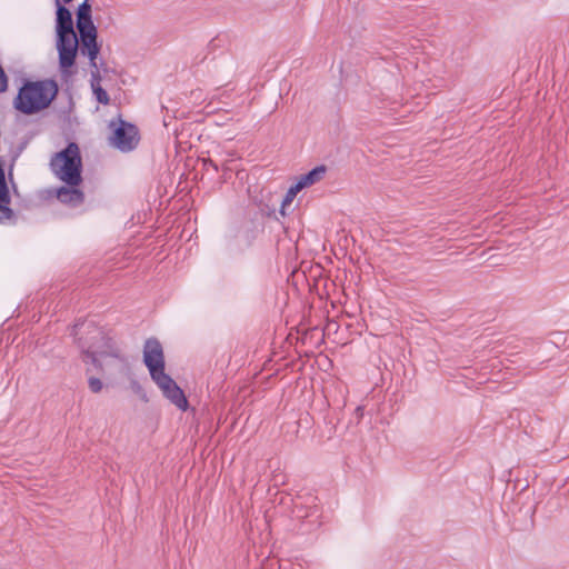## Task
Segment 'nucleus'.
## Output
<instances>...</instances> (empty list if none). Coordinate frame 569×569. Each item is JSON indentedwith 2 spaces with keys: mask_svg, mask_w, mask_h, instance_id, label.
Returning <instances> with one entry per match:
<instances>
[{
  "mask_svg": "<svg viewBox=\"0 0 569 569\" xmlns=\"http://www.w3.org/2000/svg\"><path fill=\"white\" fill-rule=\"evenodd\" d=\"M50 168L67 184L56 190L57 199L70 207L80 206L84 194L77 188L82 181V162L78 144L69 142L64 149L54 153L50 160Z\"/></svg>",
  "mask_w": 569,
  "mask_h": 569,
  "instance_id": "1",
  "label": "nucleus"
},
{
  "mask_svg": "<svg viewBox=\"0 0 569 569\" xmlns=\"http://www.w3.org/2000/svg\"><path fill=\"white\" fill-rule=\"evenodd\" d=\"M58 94L54 80L26 81L13 101L16 110L30 116L48 108Z\"/></svg>",
  "mask_w": 569,
  "mask_h": 569,
  "instance_id": "2",
  "label": "nucleus"
},
{
  "mask_svg": "<svg viewBox=\"0 0 569 569\" xmlns=\"http://www.w3.org/2000/svg\"><path fill=\"white\" fill-rule=\"evenodd\" d=\"M72 335L78 337L79 347L87 358L86 361H90L96 367L100 366L97 356H116L112 352V339L91 321L77 322Z\"/></svg>",
  "mask_w": 569,
  "mask_h": 569,
  "instance_id": "3",
  "label": "nucleus"
},
{
  "mask_svg": "<svg viewBox=\"0 0 569 569\" xmlns=\"http://www.w3.org/2000/svg\"><path fill=\"white\" fill-rule=\"evenodd\" d=\"M110 128H113L111 141L112 144L122 152L133 150L139 141L138 129L134 124L122 120H111Z\"/></svg>",
  "mask_w": 569,
  "mask_h": 569,
  "instance_id": "4",
  "label": "nucleus"
},
{
  "mask_svg": "<svg viewBox=\"0 0 569 569\" xmlns=\"http://www.w3.org/2000/svg\"><path fill=\"white\" fill-rule=\"evenodd\" d=\"M257 233V226L248 220L243 221L239 227L230 229L226 236L230 251L243 252L253 243Z\"/></svg>",
  "mask_w": 569,
  "mask_h": 569,
  "instance_id": "5",
  "label": "nucleus"
},
{
  "mask_svg": "<svg viewBox=\"0 0 569 569\" xmlns=\"http://www.w3.org/2000/svg\"><path fill=\"white\" fill-rule=\"evenodd\" d=\"M143 363L148 368L151 379L166 372L163 348L157 338H148L146 340L143 346Z\"/></svg>",
  "mask_w": 569,
  "mask_h": 569,
  "instance_id": "6",
  "label": "nucleus"
},
{
  "mask_svg": "<svg viewBox=\"0 0 569 569\" xmlns=\"http://www.w3.org/2000/svg\"><path fill=\"white\" fill-rule=\"evenodd\" d=\"M153 382L161 390L163 397L169 400L179 410L186 411L189 408L188 399L184 391L178 386V383L168 375L162 373L152 378Z\"/></svg>",
  "mask_w": 569,
  "mask_h": 569,
  "instance_id": "7",
  "label": "nucleus"
},
{
  "mask_svg": "<svg viewBox=\"0 0 569 569\" xmlns=\"http://www.w3.org/2000/svg\"><path fill=\"white\" fill-rule=\"evenodd\" d=\"M231 83L216 87V126H223L224 121L218 120L219 113L224 111L226 113L232 112L234 107L241 103L240 97L233 93L234 88L230 87Z\"/></svg>",
  "mask_w": 569,
  "mask_h": 569,
  "instance_id": "8",
  "label": "nucleus"
},
{
  "mask_svg": "<svg viewBox=\"0 0 569 569\" xmlns=\"http://www.w3.org/2000/svg\"><path fill=\"white\" fill-rule=\"evenodd\" d=\"M56 3V31H72L73 20L71 11L61 3L60 0H54Z\"/></svg>",
  "mask_w": 569,
  "mask_h": 569,
  "instance_id": "9",
  "label": "nucleus"
},
{
  "mask_svg": "<svg viewBox=\"0 0 569 569\" xmlns=\"http://www.w3.org/2000/svg\"><path fill=\"white\" fill-rule=\"evenodd\" d=\"M97 38L98 36L80 38V52L89 58L90 66L94 68L97 67L96 59L100 51Z\"/></svg>",
  "mask_w": 569,
  "mask_h": 569,
  "instance_id": "10",
  "label": "nucleus"
},
{
  "mask_svg": "<svg viewBox=\"0 0 569 569\" xmlns=\"http://www.w3.org/2000/svg\"><path fill=\"white\" fill-rule=\"evenodd\" d=\"M59 56V67L63 74L70 73V69L74 66L78 47L57 48Z\"/></svg>",
  "mask_w": 569,
  "mask_h": 569,
  "instance_id": "11",
  "label": "nucleus"
},
{
  "mask_svg": "<svg viewBox=\"0 0 569 569\" xmlns=\"http://www.w3.org/2000/svg\"><path fill=\"white\" fill-rule=\"evenodd\" d=\"M326 171L327 167L325 164L317 166L313 169L309 170L307 173L301 174L296 183L301 189L308 188L315 184L316 182L320 181L323 178Z\"/></svg>",
  "mask_w": 569,
  "mask_h": 569,
  "instance_id": "12",
  "label": "nucleus"
},
{
  "mask_svg": "<svg viewBox=\"0 0 569 569\" xmlns=\"http://www.w3.org/2000/svg\"><path fill=\"white\" fill-rule=\"evenodd\" d=\"M57 33V48H71L78 47V40L74 30L72 31H56Z\"/></svg>",
  "mask_w": 569,
  "mask_h": 569,
  "instance_id": "13",
  "label": "nucleus"
},
{
  "mask_svg": "<svg viewBox=\"0 0 569 569\" xmlns=\"http://www.w3.org/2000/svg\"><path fill=\"white\" fill-rule=\"evenodd\" d=\"M91 87H92V90H93L97 101L102 104H108L110 101V98H109L108 92L102 87H100L98 73H92Z\"/></svg>",
  "mask_w": 569,
  "mask_h": 569,
  "instance_id": "14",
  "label": "nucleus"
},
{
  "mask_svg": "<svg viewBox=\"0 0 569 569\" xmlns=\"http://www.w3.org/2000/svg\"><path fill=\"white\" fill-rule=\"evenodd\" d=\"M302 189L297 184H292L286 196L283 197L282 201H281V206H280V214L281 216H286V208L291 204V202L295 200V198L297 197V194L301 191Z\"/></svg>",
  "mask_w": 569,
  "mask_h": 569,
  "instance_id": "15",
  "label": "nucleus"
},
{
  "mask_svg": "<svg viewBox=\"0 0 569 569\" xmlns=\"http://www.w3.org/2000/svg\"><path fill=\"white\" fill-rule=\"evenodd\" d=\"M77 29L80 38L98 36L97 27L92 20L77 22Z\"/></svg>",
  "mask_w": 569,
  "mask_h": 569,
  "instance_id": "16",
  "label": "nucleus"
},
{
  "mask_svg": "<svg viewBox=\"0 0 569 569\" xmlns=\"http://www.w3.org/2000/svg\"><path fill=\"white\" fill-rule=\"evenodd\" d=\"M76 23L92 20L90 0H83L82 3L79 4L76 12Z\"/></svg>",
  "mask_w": 569,
  "mask_h": 569,
  "instance_id": "17",
  "label": "nucleus"
},
{
  "mask_svg": "<svg viewBox=\"0 0 569 569\" xmlns=\"http://www.w3.org/2000/svg\"><path fill=\"white\" fill-rule=\"evenodd\" d=\"M23 149H24V144H21L17 148V150H14L11 153L10 163L8 166V177H9V180L11 182V187L13 188V190H17V186H16L14 178H13V169H14L16 162H17L18 158L20 157L21 152L23 151Z\"/></svg>",
  "mask_w": 569,
  "mask_h": 569,
  "instance_id": "18",
  "label": "nucleus"
},
{
  "mask_svg": "<svg viewBox=\"0 0 569 569\" xmlns=\"http://www.w3.org/2000/svg\"><path fill=\"white\" fill-rule=\"evenodd\" d=\"M292 512H293L295 518H297V519H305V518H309V517H313V516L317 518L319 516L318 515L319 510L317 507H312L309 510H306L302 505H299L297 502L293 506Z\"/></svg>",
  "mask_w": 569,
  "mask_h": 569,
  "instance_id": "19",
  "label": "nucleus"
},
{
  "mask_svg": "<svg viewBox=\"0 0 569 569\" xmlns=\"http://www.w3.org/2000/svg\"><path fill=\"white\" fill-rule=\"evenodd\" d=\"M88 385H89L90 390L92 392H94V393L101 391V389L103 387L102 381L99 378H96V377H90L88 379Z\"/></svg>",
  "mask_w": 569,
  "mask_h": 569,
  "instance_id": "20",
  "label": "nucleus"
},
{
  "mask_svg": "<svg viewBox=\"0 0 569 569\" xmlns=\"http://www.w3.org/2000/svg\"><path fill=\"white\" fill-rule=\"evenodd\" d=\"M8 89V77L0 66V93L4 92Z\"/></svg>",
  "mask_w": 569,
  "mask_h": 569,
  "instance_id": "21",
  "label": "nucleus"
},
{
  "mask_svg": "<svg viewBox=\"0 0 569 569\" xmlns=\"http://www.w3.org/2000/svg\"><path fill=\"white\" fill-rule=\"evenodd\" d=\"M62 4H68L70 2H72L73 0H60Z\"/></svg>",
  "mask_w": 569,
  "mask_h": 569,
  "instance_id": "22",
  "label": "nucleus"
},
{
  "mask_svg": "<svg viewBox=\"0 0 569 569\" xmlns=\"http://www.w3.org/2000/svg\"><path fill=\"white\" fill-rule=\"evenodd\" d=\"M356 412H357L358 415H362V413H361V412H362V408H361V407H358V408L356 409Z\"/></svg>",
  "mask_w": 569,
  "mask_h": 569,
  "instance_id": "23",
  "label": "nucleus"
}]
</instances>
